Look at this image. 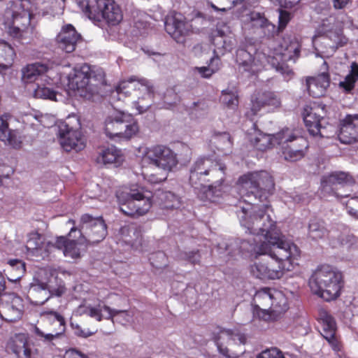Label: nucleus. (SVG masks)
Segmentation results:
<instances>
[{"mask_svg":"<svg viewBox=\"0 0 358 358\" xmlns=\"http://www.w3.org/2000/svg\"><path fill=\"white\" fill-rule=\"evenodd\" d=\"M237 185L243 200L235 204L236 213L245 232L255 236L224 244V251L219 252L220 258L228 262L229 256L236 253L258 256L262 252H278L272 254L280 255V258L289 257V252L276 245L277 239L282 234L268 214L270 206L255 203L264 202L272 194L275 185L272 176L266 171L248 172L238 178Z\"/></svg>","mask_w":358,"mask_h":358,"instance_id":"obj_1","label":"nucleus"},{"mask_svg":"<svg viewBox=\"0 0 358 358\" xmlns=\"http://www.w3.org/2000/svg\"><path fill=\"white\" fill-rule=\"evenodd\" d=\"M225 166L208 157H199L189 171V182L199 198L203 201L217 202L223 196L224 187L221 184L224 177Z\"/></svg>","mask_w":358,"mask_h":358,"instance_id":"obj_2","label":"nucleus"},{"mask_svg":"<svg viewBox=\"0 0 358 358\" xmlns=\"http://www.w3.org/2000/svg\"><path fill=\"white\" fill-rule=\"evenodd\" d=\"M276 245L290 253V256L280 258V255H274L273 252H262L255 256V261L250 266V272L253 277L261 280L279 279L285 270L291 269L293 261L300 255L299 249L293 243L285 240L282 235L277 239Z\"/></svg>","mask_w":358,"mask_h":358,"instance_id":"obj_3","label":"nucleus"},{"mask_svg":"<svg viewBox=\"0 0 358 358\" xmlns=\"http://www.w3.org/2000/svg\"><path fill=\"white\" fill-rule=\"evenodd\" d=\"M254 315L266 322L277 320L288 308L287 299L277 289L264 287L258 290L253 298Z\"/></svg>","mask_w":358,"mask_h":358,"instance_id":"obj_4","label":"nucleus"},{"mask_svg":"<svg viewBox=\"0 0 358 358\" xmlns=\"http://www.w3.org/2000/svg\"><path fill=\"white\" fill-rule=\"evenodd\" d=\"M104 77L101 68L83 64L76 66L67 76L68 86L77 91L80 96L90 99L99 92V88L104 83Z\"/></svg>","mask_w":358,"mask_h":358,"instance_id":"obj_5","label":"nucleus"},{"mask_svg":"<svg viewBox=\"0 0 358 358\" xmlns=\"http://www.w3.org/2000/svg\"><path fill=\"white\" fill-rule=\"evenodd\" d=\"M309 286L313 294L324 300L336 299L343 287L342 273L331 266H320L310 278Z\"/></svg>","mask_w":358,"mask_h":358,"instance_id":"obj_6","label":"nucleus"},{"mask_svg":"<svg viewBox=\"0 0 358 358\" xmlns=\"http://www.w3.org/2000/svg\"><path fill=\"white\" fill-rule=\"evenodd\" d=\"M144 159L160 171V173L157 175L144 176L149 182L153 184L164 181L169 173L173 171L178 164L177 154L170 148L163 145L147 148L144 152Z\"/></svg>","mask_w":358,"mask_h":358,"instance_id":"obj_7","label":"nucleus"},{"mask_svg":"<svg viewBox=\"0 0 358 358\" xmlns=\"http://www.w3.org/2000/svg\"><path fill=\"white\" fill-rule=\"evenodd\" d=\"M131 91L137 96V100L130 103L131 107L136 110V114L147 111L152 103L154 90L151 83L145 78L136 80L131 78L129 80L120 82L116 88L119 99L130 96Z\"/></svg>","mask_w":358,"mask_h":358,"instance_id":"obj_8","label":"nucleus"},{"mask_svg":"<svg viewBox=\"0 0 358 358\" xmlns=\"http://www.w3.org/2000/svg\"><path fill=\"white\" fill-rule=\"evenodd\" d=\"M55 285H52V275L45 268L39 269L30 284L29 294L36 305H43L51 296H61L66 292L64 282L55 278Z\"/></svg>","mask_w":358,"mask_h":358,"instance_id":"obj_9","label":"nucleus"},{"mask_svg":"<svg viewBox=\"0 0 358 358\" xmlns=\"http://www.w3.org/2000/svg\"><path fill=\"white\" fill-rule=\"evenodd\" d=\"M28 0H14L6 11V17L12 20L8 26V33L13 38L24 43L29 34L31 9L28 7Z\"/></svg>","mask_w":358,"mask_h":358,"instance_id":"obj_10","label":"nucleus"},{"mask_svg":"<svg viewBox=\"0 0 358 358\" xmlns=\"http://www.w3.org/2000/svg\"><path fill=\"white\" fill-rule=\"evenodd\" d=\"M79 235L78 243L85 246L93 245L101 242L107 236V227L101 217H94L84 214L80 217V228L73 227L69 236L76 238Z\"/></svg>","mask_w":358,"mask_h":358,"instance_id":"obj_11","label":"nucleus"},{"mask_svg":"<svg viewBox=\"0 0 358 358\" xmlns=\"http://www.w3.org/2000/svg\"><path fill=\"white\" fill-rule=\"evenodd\" d=\"M150 194H145L141 189L125 188L119 190L116 196L120 211L131 217H138L146 214L152 206Z\"/></svg>","mask_w":358,"mask_h":358,"instance_id":"obj_12","label":"nucleus"},{"mask_svg":"<svg viewBox=\"0 0 358 358\" xmlns=\"http://www.w3.org/2000/svg\"><path fill=\"white\" fill-rule=\"evenodd\" d=\"M80 120L75 115H69L58 122V141L66 152H78L85 148V139L80 131Z\"/></svg>","mask_w":358,"mask_h":358,"instance_id":"obj_13","label":"nucleus"},{"mask_svg":"<svg viewBox=\"0 0 358 358\" xmlns=\"http://www.w3.org/2000/svg\"><path fill=\"white\" fill-rule=\"evenodd\" d=\"M79 6L90 20L100 21L104 19L114 25L122 19L121 9L114 0H94L92 2L83 0Z\"/></svg>","mask_w":358,"mask_h":358,"instance_id":"obj_14","label":"nucleus"},{"mask_svg":"<svg viewBox=\"0 0 358 358\" xmlns=\"http://www.w3.org/2000/svg\"><path fill=\"white\" fill-rule=\"evenodd\" d=\"M138 131L137 121L133 116L123 111H116L105 120V132L110 138L119 137L130 139Z\"/></svg>","mask_w":358,"mask_h":358,"instance_id":"obj_15","label":"nucleus"},{"mask_svg":"<svg viewBox=\"0 0 358 358\" xmlns=\"http://www.w3.org/2000/svg\"><path fill=\"white\" fill-rule=\"evenodd\" d=\"M79 309L83 314L94 318L98 322L110 320L113 323L117 322L124 325L131 320V315L127 310L111 308L101 300H98L94 303L80 306Z\"/></svg>","mask_w":358,"mask_h":358,"instance_id":"obj_16","label":"nucleus"},{"mask_svg":"<svg viewBox=\"0 0 358 358\" xmlns=\"http://www.w3.org/2000/svg\"><path fill=\"white\" fill-rule=\"evenodd\" d=\"M355 183L352 176L343 171H334L329 175L324 176L321 180L322 191L336 198H344L349 196L348 194H343L338 192L341 187L351 186Z\"/></svg>","mask_w":358,"mask_h":358,"instance_id":"obj_17","label":"nucleus"},{"mask_svg":"<svg viewBox=\"0 0 358 358\" xmlns=\"http://www.w3.org/2000/svg\"><path fill=\"white\" fill-rule=\"evenodd\" d=\"M23 310V300L15 293L5 294L1 299L0 317L2 320L15 322L22 317Z\"/></svg>","mask_w":358,"mask_h":358,"instance_id":"obj_18","label":"nucleus"},{"mask_svg":"<svg viewBox=\"0 0 358 358\" xmlns=\"http://www.w3.org/2000/svg\"><path fill=\"white\" fill-rule=\"evenodd\" d=\"M164 27L166 31L178 43H182L184 37L187 36L192 29V26L186 21L185 17L180 13H174L165 18Z\"/></svg>","mask_w":358,"mask_h":358,"instance_id":"obj_19","label":"nucleus"},{"mask_svg":"<svg viewBox=\"0 0 358 358\" xmlns=\"http://www.w3.org/2000/svg\"><path fill=\"white\" fill-rule=\"evenodd\" d=\"M322 69L324 71L322 73L306 78L307 90L308 94L314 98L323 96L330 85V76L326 62L322 64Z\"/></svg>","mask_w":358,"mask_h":358,"instance_id":"obj_20","label":"nucleus"},{"mask_svg":"<svg viewBox=\"0 0 358 358\" xmlns=\"http://www.w3.org/2000/svg\"><path fill=\"white\" fill-rule=\"evenodd\" d=\"M53 68V64L50 63L36 62L27 64L22 69V79L24 83H32L38 80L45 81L50 84V76L46 73Z\"/></svg>","mask_w":358,"mask_h":358,"instance_id":"obj_21","label":"nucleus"},{"mask_svg":"<svg viewBox=\"0 0 358 358\" xmlns=\"http://www.w3.org/2000/svg\"><path fill=\"white\" fill-rule=\"evenodd\" d=\"M232 341L235 343L238 341L244 344L246 341L245 335L241 334L238 330L221 329L215 338L216 345L220 354L227 358H237L238 355L234 352H229V349L224 345V343Z\"/></svg>","mask_w":358,"mask_h":358,"instance_id":"obj_22","label":"nucleus"},{"mask_svg":"<svg viewBox=\"0 0 358 358\" xmlns=\"http://www.w3.org/2000/svg\"><path fill=\"white\" fill-rule=\"evenodd\" d=\"M26 248L31 255L44 259L55 250V243L45 241V238L38 233H31L27 242Z\"/></svg>","mask_w":358,"mask_h":358,"instance_id":"obj_23","label":"nucleus"},{"mask_svg":"<svg viewBox=\"0 0 358 358\" xmlns=\"http://www.w3.org/2000/svg\"><path fill=\"white\" fill-rule=\"evenodd\" d=\"M45 314L48 316V320L52 325H57L58 329L45 334L38 327H34L35 334L43 342L51 343L53 340L59 338L65 331V321L64 317L57 312L50 311Z\"/></svg>","mask_w":358,"mask_h":358,"instance_id":"obj_24","label":"nucleus"},{"mask_svg":"<svg viewBox=\"0 0 358 358\" xmlns=\"http://www.w3.org/2000/svg\"><path fill=\"white\" fill-rule=\"evenodd\" d=\"M322 29L324 32V36L322 38V43L328 45L332 52L347 44L348 40L341 29L329 24L326 20L322 23Z\"/></svg>","mask_w":358,"mask_h":358,"instance_id":"obj_25","label":"nucleus"},{"mask_svg":"<svg viewBox=\"0 0 358 358\" xmlns=\"http://www.w3.org/2000/svg\"><path fill=\"white\" fill-rule=\"evenodd\" d=\"M11 115L3 114L0 116V141L13 148H19L22 144L20 134L17 129L9 128Z\"/></svg>","mask_w":358,"mask_h":358,"instance_id":"obj_26","label":"nucleus"},{"mask_svg":"<svg viewBox=\"0 0 358 358\" xmlns=\"http://www.w3.org/2000/svg\"><path fill=\"white\" fill-rule=\"evenodd\" d=\"M80 35L71 24L64 26L57 36L59 47L66 52L70 53L75 50Z\"/></svg>","mask_w":358,"mask_h":358,"instance_id":"obj_27","label":"nucleus"},{"mask_svg":"<svg viewBox=\"0 0 358 358\" xmlns=\"http://www.w3.org/2000/svg\"><path fill=\"white\" fill-rule=\"evenodd\" d=\"M322 336L329 342L334 350H338V343L336 338V325L334 319L325 310L320 312Z\"/></svg>","mask_w":358,"mask_h":358,"instance_id":"obj_28","label":"nucleus"},{"mask_svg":"<svg viewBox=\"0 0 358 358\" xmlns=\"http://www.w3.org/2000/svg\"><path fill=\"white\" fill-rule=\"evenodd\" d=\"M280 51L284 61L296 62L300 56L301 44L294 36H285L280 43Z\"/></svg>","mask_w":358,"mask_h":358,"instance_id":"obj_29","label":"nucleus"},{"mask_svg":"<svg viewBox=\"0 0 358 358\" xmlns=\"http://www.w3.org/2000/svg\"><path fill=\"white\" fill-rule=\"evenodd\" d=\"M76 238L69 241L64 236L57 238L55 243V250H61L65 257H69L71 259L80 257L81 250H84L87 246L85 245H80L78 243L79 235Z\"/></svg>","mask_w":358,"mask_h":358,"instance_id":"obj_30","label":"nucleus"},{"mask_svg":"<svg viewBox=\"0 0 358 358\" xmlns=\"http://www.w3.org/2000/svg\"><path fill=\"white\" fill-rule=\"evenodd\" d=\"M306 148V141L303 138H300L294 142L282 145V155L285 160L296 162L304 157Z\"/></svg>","mask_w":358,"mask_h":358,"instance_id":"obj_31","label":"nucleus"},{"mask_svg":"<svg viewBox=\"0 0 358 358\" xmlns=\"http://www.w3.org/2000/svg\"><path fill=\"white\" fill-rule=\"evenodd\" d=\"M29 8L31 9V15L36 11L38 14L41 12L44 14L57 13L64 6V0H30Z\"/></svg>","mask_w":358,"mask_h":358,"instance_id":"obj_32","label":"nucleus"},{"mask_svg":"<svg viewBox=\"0 0 358 358\" xmlns=\"http://www.w3.org/2000/svg\"><path fill=\"white\" fill-rule=\"evenodd\" d=\"M120 241L131 248L138 250L142 243L141 230L134 224L125 225L119 231Z\"/></svg>","mask_w":358,"mask_h":358,"instance_id":"obj_33","label":"nucleus"},{"mask_svg":"<svg viewBox=\"0 0 358 358\" xmlns=\"http://www.w3.org/2000/svg\"><path fill=\"white\" fill-rule=\"evenodd\" d=\"M236 62L239 69L251 73H255L261 66L259 64V60L244 48H238L236 50Z\"/></svg>","mask_w":358,"mask_h":358,"instance_id":"obj_34","label":"nucleus"},{"mask_svg":"<svg viewBox=\"0 0 358 358\" xmlns=\"http://www.w3.org/2000/svg\"><path fill=\"white\" fill-rule=\"evenodd\" d=\"M280 105V101L278 96L273 92H267L252 99L250 112L252 115H256L264 106L277 108Z\"/></svg>","mask_w":358,"mask_h":358,"instance_id":"obj_35","label":"nucleus"},{"mask_svg":"<svg viewBox=\"0 0 358 358\" xmlns=\"http://www.w3.org/2000/svg\"><path fill=\"white\" fill-rule=\"evenodd\" d=\"M124 161L121 150L115 146L103 149L96 157V162L103 164H114L116 166L120 165Z\"/></svg>","mask_w":358,"mask_h":358,"instance_id":"obj_36","label":"nucleus"},{"mask_svg":"<svg viewBox=\"0 0 358 358\" xmlns=\"http://www.w3.org/2000/svg\"><path fill=\"white\" fill-rule=\"evenodd\" d=\"M213 43L215 45V58H219L227 52H230L235 44V40L229 36H224L220 31L217 34L213 36Z\"/></svg>","mask_w":358,"mask_h":358,"instance_id":"obj_37","label":"nucleus"},{"mask_svg":"<svg viewBox=\"0 0 358 358\" xmlns=\"http://www.w3.org/2000/svg\"><path fill=\"white\" fill-rule=\"evenodd\" d=\"M251 145L258 150L265 151L275 145L273 135L262 133L259 130H254L249 134Z\"/></svg>","mask_w":358,"mask_h":358,"instance_id":"obj_38","label":"nucleus"},{"mask_svg":"<svg viewBox=\"0 0 358 358\" xmlns=\"http://www.w3.org/2000/svg\"><path fill=\"white\" fill-rule=\"evenodd\" d=\"M243 21L250 27L266 29L268 31H273L275 26L269 23L267 19L260 13L250 12L243 16Z\"/></svg>","mask_w":358,"mask_h":358,"instance_id":"obj_39","label":"nucleus"},{"mask_svg":"<svg viewBox=\"0 0 358 358\" xmlns=\"http://www.w3.org/2000/svg\"><path fill=\"white\" fill-rule=\"evenodd\" d=\"M303 115L304 123L310 134L313 136H322L320 131L322 117H321L320 115H317L316 112L313 111V108H310L309 110L305 109Z\"/></svg>","mask_w":358,"mask_h":358,"instance_id":"obj_40","label":"nucleus"},{"mask_svg":"<svg viewBox=\"0 0 358 358\" xmlns=\"http://www.w3.org/2000/svg\"><path fill=\"white\" fill-rule=\"evenodd\" d=\"M15 57V52L13 47L7 42L0 41V71L10 67Z\"/></svg>","mask_w":358,"mask_h":358,"instance_id":"obj_41","label":"nucleus"},{"mask_svg":"<svg viewBox=\"0 0 358 358\" xmlns=\"http://www.w3.org/2000/svg\"><path fill=\"white\" fill-rule=\"evenodd\" d=\"M345 117L341 124L338 138L342 143L350 144L358 141V131H355Z\"/></svg>","mask_w":358,"mask_h":358,"instance_id":"obj_42","label":"nucleus"},{"mask_svg":"<svg viewBox=\"0 0 358 358\" xmlns=\"http://www.w3.org/2000/svg\"><path fill=\"white\" fill-rule=\"evenodd\" d=\"M157 197L162 208L172 209L180 206V198L171 192L159 191L157 193Z\"/></svg>","mask_w":358,"mask_h":358,"instance_id":"obj_43","label":"nucleus"},{"mask_svg":"<svg viewBox=\"0 0 358 358\" xmlns=\"http://www.w3.org/2000/svg\"><path fill=\"white\" fill-rule=\"evenodd\" d=\"M358 80V64L352 62L350 65V73L345 77L344 80L339 83V87L345 92H350L355 87V83Z\"/></svg>","mask_w":358,"mask_h":358,"instance_id":"obj_44","label":"nucleus"},{"mask_svg":"<svg viewBox=\"0 0 358 358\" xmlns=\"http://www.w3.org/2000/svg\"><path fill=\"white\" fill-rule=\"evenodd\" d=\"M328 231L324 222L317 218L310 220L308 225V236L313 240H319L324 238Z\"/></svg>","mask_w":358,"mask_h":358,"instance_id":"obj_45","label":"nucleus"},{"mask_svg":"<svg viewBox=\"0 0 358 358\" xmlns=\"http://www.w3.org/2000/svg\"><path fill=\"white\" fill-rule=\"evenodd\" d=\"M275 144L285 145L300 138L294 129L285 127L275 134L273 135Z\"/></svg>","mask_w":358,"mask_h":358,"instance_id":"obj_46","label":"nucleus"},{"mask_svg":"<svg viewBox=\"0 0 358 358\" xmlns=\"http://www.w3.org/2000/svg\"><path fill=\"white\" fill-rule=\"evenodd\" d=\"M326 22L341 30L343 28L352 29L353 27L352 19L345 13H340L336 17L331 16L326 20Z\"/></svg>","mask_w":358,"mask_h":358,"instance_id":"obj_47","label":"nucleus"},{"mask_svg":"<svg viewBox=\"0 0 358 358\" xmlns=\"http://www.w3.org/2000/svg\"><path fill=\"white\" fill-rule=\"evenodd\" d=\"M221 62L219 58L213 57L208 66L195 67L194 71H196L202 78H209L213 73L217 72L220 68Z\"/></svg>","mask_w":358,"mask_h":358,"instance_id":"obj_48","label":"nucleus"},{"mask_svg":"<svg viewBox=\"0 0 358 358\" xmlns=\"http://www.w3.org/2000/svg\"><path fill=\"white\" fill-rule=\"evenodd\" d=\"M212 141L218 150L222 151L229 150L232 145L231 136L227 132L215 134L212 138Z\"/></svg>","mask_w":358,"mask_h":358,"instance_id":"obj_49","label":"nucleus"},{"mask_svg":"<svg viewBox=\"0 0 358 358\" xmlns=\"http://www.w3.org/2000/svg\"><path fill=\"white\" fill-rule=\"evenodd\" d=\"M34 94L36 98L57 100V92L45 85H40L38 83L37 87L34 90Z\"/></svg>","mask_w":358,"mask_h":358,"instance_id":"obj_50","label":"nucleus"},{"mask_svg":"<svg viewBox=\"0 0 358 358\" xmlns=\"http://www.w3.org/2000/svg\"><path fill=\"white\" fill-rule=\"evenodd\" d=\"M220 99L229 108L234 109L238 106V99L236 91L223 90Z\"/></svg>","mask_w":358,"mask_h":358,"instance_id":"obj_51","label":"nucleus"},{"mask_svg":"<svg viewBox=\"0 0 358 358\" xmlns=\"http://www.w3.org/2000/svg\"><path fill=\"white\" fill-rule=\"evenodd\" d=\"M355 238L352 235H342L338 239H336L334 236H331L329 244L332 248H338L341 245L350 248L355 243Z\"/></svg>","mask_w":358,"mask_h":358,"instance_id":"obj_52","label":"nucleus"},{"mask_svg":"<svg viewBox=\"0 0 358 358\" xmlns=\"http://www.w3.org/2000/svg\"><path fill=\"white\" fill-rule=\"evenodd\" d=\"M150 264L157 268H162L167 265V258L164 252L158 251L152 254L149 258Z\"/></svg>","mask_w":358,"mask_h":358,"instance_id":"obj_53","label":"nucleus"},{"mask_svg":"<svg viewBox=\"0 0 358 358\" xmlns=\"http://www.w3.org/2000/svg\"><path fill=\"white\" fill-rule=\"evenodd\" d=\"M8 264L11 268L16 272L17 278L19 279L25 271V264L22 261L17 259H10Z\"/></svg>","mask_w":358,"mask_h":358,"instance_id":"obj_54","label":"nucleus"},{"mask_svg":"<svg viewBox=\"0 0 358 358\" xmlns=\"http://www.w3.org/2000/svg\"><path fill=\"white\" fill-rule=\"evenodd\" d=\"M257 358H285V357L279 349L272 348L263 351Z\"/></svg>","mask_w":358,"mask_h":358,"instance_id":"obj_55","label":"nucleus"},{"mask_svg":"<svg viewBox=\"0 0 358 358\" xmlns=\"http://www.w3.org/2000/svg\"><path fill=\"white\" fill-rule=\"evenodd\" d=\"M22 345L14 348L13 351L20 358H31V352L25 342L21 341Z\"/></svg>","mask_w":358,"mask_h":358,"instance_id":"obj_56","label":"nucleus"},{"mask_svg":"<svg viewBox=\"0 0 358 358\" xmlns=\"http://www.w3.org/2000/svg\"><path fill=\"white\" fill-rule=\"evenodd\" d=\"M275 68L278 72L281 73L285 78L289 79L294 74V72L292 69H290L285 63H278L277 65L275 66Z\"/></svg>","mask_w":358,"mask_h":358,"instance_id":"obj_57","label":"nucleus"},{"mask_svg":"<svg viewBox=\"0 0 358 358\" xmlns=\"http://www.w3.org/2000/svg\"><path fill=\"white\" fill-rule=\"evenodd\" d=\"M289 20H290V13H288L287 11L280 10L279 17H278V22H279L278 29H283L286 27V25L287 24V23L289 22Z\"/></svg>","mask_w":358,"mask_h":358,"instance_id":"obj_58","label":"nucleus"},{"mask_svg":"<svg viewBox=\"0 0 358 358\" xmlns=\"http://www.w3.org/2000/svg\"><path fill=\"white\" fill-rule=\"evenodd\" d=\"M274 3H277L282 8H294L299 5L301 0H271Z\"/></svg>","mask_w":358,"mask_h":358,"instance_id":"obj_59","label":"nucleus"},{"mask_svg":"<svg viewBox=\"0 0 358 358\" xmlns=\"http://www.w3.org/2000/svg\"><path fill=\"white\" fill-rule=\"evenodd\" d=\"M182 259L188 260L192 264H195L199 262L200 255L198 251H192L188 253H185L182 256Z\"/></svg>","mask_w":358,"mask_h":358,"instance_id":"obj_60","label":"nucleus"},{"mask_svg":"<svg viewBox=\"0 0 358 358\" xmlns=\"http://www.w3.org/2000/svg\"><path fill=\"white\" fill-rule=\"evenodd\" d=\"M64 358H88L84 354L75 349H69L66 351Z\"/></svg>","mask_w":358,"mask_h":358,"instance_id":"obj_61","label":"nucleus"},{"mask_svg":"<svg viewBox=\"0 0 358 358\" xmlns=\"http://www.w3.org/2000/svg\"><path fill=\"white\" fill-rule=\"evenodd\" d=\"M350 2V0H333V6L335 9H343Z\"/></svg>","mask_w":358,"mask_h":358,"instance_id":"obj_62","label":"nucleus"},{"mask_svg":"<svg viewBox=\"0 0 358 358\" xmlns=\"http://www.w3.org/2000/svg\"><path fill=\"white\" fill-rule=\"evenodd\" d=\"M350 200L346 204L348 213L356 219H358V210L353 208V205L350 204Z\"/></svg>","mask_w":358,"mask_h":358,"instance_id":"obj_63","label":"nucleus"},{"mask_svg":"<svg viewBox=\"0 0 358 358\" xmlns=\"http://www.w3.org/2000/svg\"><path fill=\"white\" fill-rule=\"evenodd\" d=\"M47 116H42L41 117V120H40V122L44 126V127H51L54 122H55V120H54V117H51V120H50V122L48 123V124H46L45 123V120L47 119Z\"/></svg>","mask_w":358,"mask_h":358,"instance_id":"obj_64","label":"nucleus"}]
</instances>
